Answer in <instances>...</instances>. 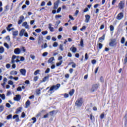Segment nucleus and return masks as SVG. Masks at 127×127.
Returning a JSON list of instances; mask_svg holds the SVG:
<instances>
[{
  "label": "nucleus",
  "mask_w": 127,
  "mask_h": 127,
  "mask_svg": "<svg viewBox=\"0 0 127 127\" xmlns=\"http://www.w3.org/2000/svg\"><path fill=\"white\" fill-rule=\"evenodd\" d=\"M21 110H22V108L19 107L17 109L15 113L16 114H19L21 112Z\"/></svg>",
  "instance_id": "obj_23"
},
{
  "label": "nucleus",
  "mask_w": 127,
  "mask_h": 127,
  "mask_svg": "<svg viewBox=\"0 0 127 127\" xmlns=\"http://www.w3.org/2000/svg\"><path fill=\"white\" fill-rule=\"evenodd\" d=\"M21 52V51L20 50V49L18 48L15 49L14 50V53H15V54H16V55H19Z\"/></svg>",
  "instance_id": "obj_10"
},
{
  "label": "nucleus",
  "mask_w": 127,
  "mask_h": 127,
  "mask_svg": "<svg viewBox=\"0 0 127 127\" xmlns=\"http://www.w3.org/2000/svg\"><path fill=\"white\" fill-rule=\"evenodd\" d=\"M60 17H62V16L61 15H57L55 16V18H60Z\"/></svg>",
  "instance_id": "obj_57"
},
{
  "label": "nucleus",
  "mask_w": 127,
  "mask_h": 127,
  "mask_svg": "<svg viewBox=\"0 0 127 127\" xmlns=\"http://www.w3.org/2000/svg\"><path fill=\"white\" fill-rule=\"evenodd\" d=\"M17 91L18 92H21V91H22V89H21V87L19 86L17 88Z\"/></svg>",
  "instance_id": "obj_48"
},
{
  "label": "nucleus",
  "mask_w": 127,
  "mask_h": 127,
  "mask_svg": "<svg viewBox=\"0 0 127 127\" xmlns=\"http://www.w3.org/2000/svg\"><path fill=\"white\" fill-rule=\"evenodd\" d=\"M20 50H21V52H26V49H25V47H22L20 48Z\"/></svg>",
  "instance_id": "obj_26"
},
{
  "label": "nucleus",
  "mask_w": 127,
  "mask_h": 127,
  "mask_svg": "<svg viewBox=\"0 0 127 127\" xmlns=\"http://www.w3.org/2000/svg\"><path fill=\"white\" fill-rule=\"evenodd\" d=\"M25 105H26V107H25L26 108H28V107L30 106V101L29 100H27L25 103Z\"/></svg>",
  "instance_id": "obj_22"
},
{
  "label": "nucleus",
  "mask_w": 127,
  "mask_h": 127,
  "mask_svg": "<svg viewBox=\"0 0 127 127\" xmlns=\"http://www.w3.org/2000/svg\"><path fill=\"white\" fill-rule=\"evenodd\" d=\"M80 46H81V47L84 46V41L82 40V39H81L80 40Z\"/></svg>",
  "instance_id": "obj_36"
},
{
  "label": "nucleus",
  "mask_w": 127,
  "mask_h": 127,
  "mask_svg": "<svg viewBox=\"0 0 127 127\" xmlns=\"http://www.w3.org/2000/svg\"><path fill=\"white\" fill-rule=\"evenodd\" d=\"M82 105H83V99L79 98L76 101L75 106L76 107L80 108V107H82Z\"/></svg>",
  "instance_id": "obj_3"
},
{
  "label": "nucleus",
  "mask_w": 127,
  "mask_h": 127,
  "mask_svg": "<svg viewBox=\"0 0 127 127\" xmlns=\"http://www.w3.org/2000/svg\"><path fill=\"white\" fill-rule=\"evenodd\" d=\"M20 73L22 76H25L26 75V69L22 68L20 69Z\"/></svg>",
  "instance_id": "obj_11"
},
{
  "label": "nucleus",
  "mask_w": 127,
  "mask_h": 127,
  "mask_svg": "<svg viewBox=\"0 0 127 127\" xmlns=\"http://www.w3.org/2000/svg\"><path fill=\"white\" fill-rule=\"evenodd\" d=\"M36 92L37 95H40V93H41L40 89H37Z\"/></svg>",
  "instance_id": "obj_47"
},
{
  "label": "nucleus",
  "mask_w": 127,
  "mask_h": 127,
  "mask_svg": "<svg viewBox=\"0 0 127 127\" xmlns=\"http://www.w3.org/2000/svg\"><path fill=\"white\" fill-rule=\"evenodd\" d=\"M110 31H114L115 29V27L112 25H111L110 26Z\"/></svg>",
  "instance_id": "obj_34"
},
{
  "label": "nucleus",
  "mask_w": 127,
  "mask_h": 127,
  "mask_svg": "<svg viewBox=\"0 0 127 127\" xmlns=\"http://www.w3.org/2000/svg\"><path fill=\"white\" fill-rule=\"evenodd\" d=\"M88 59H89V56H88V54L86 53L85 55V60H88Z\"/></svg>",
  "instance_id": "obj_50"
},
{
  "label": "nucleus",
  "mask_w": 127,
  "mask_h": 127,
  "mask_svg": "<svg viewBox=\"0 0 127 127\" xmlns=\"http://www.w3.org/2000/svg\"><path fill=\"white\" fill-rule=\"evenodd\" d=\"M116 41H117V39H111V42L109 43V46L111 47H114V46H116V45H117Z\"/></svg>",
  "instance_id": "obj_4"
},
{
  "label": "nucleus",
  "mask_w": 127,
  "mask_h": 127,
  "mask_svg": "<svg viewBox=\"0 0 127 127\" xmlns=\"http://www.w3.org/2000/svg\"><path fill=\"white\" fill-rule=\"evenodd\" d=\"M86 28H87V27H86V26H83L81 29H80V31H83V30H85Z\"/></svg>",
  "instance_id": "obj_43"
},
{
  "label": "nucleus",
  "mask_w": 127,
  "mask_h": 127,
  "mask_svg": "<svg viewBox=\"0 0 127 127\" xmlns=\"http://www.w3.org/2000/svg\"><path fill=\"white\" fill-rule=\"evenodd\" d=\"M48 46L47 45V43H45L44 47L43 45L42 46V48H44V49H45V48H47Z\"/></svg>",
  "instance_id": "obj_40"
},
{
  "label": "nucleus",
  "mask_w": 127,
  "mask_h": 127,
  "mask_svg": "<svg viewBox=\"0 0 127 127\" xmlns=\"http://www.w3.org/2000/svg\"><path fill=\"white\" fill-rule=\"evenodd\" d=\"M11 119H12V115L10 114V115L7 116L6 120H11Z\"/></svg>",
  "instance_id": "obj_28"
},
{
  "label": "nucleus",
  "mask_w": 127,
  "mask_h": 127,
  "mask_svg": "<svg viewBox=\"0 0 127 127\" xmlns=\"http://www.w3.org/2000/svg\"><path fill=\"white\" fill-rule=\"evenodd\" d=\"M50 72V68H48L47 69L45 70V74H49V72Z\"/></svg>",
  "instance_id": "obj_35"
},
{
  "label": "nucleus",
  "mask_w": 127,
  "mask_h": 127,
  "mask_svg": "<svg viewBox=\"0 0 127 127\" xmlns=\"http://www.w3.org/2000/svg\"><path fill=\"white\" fill-rule=\"evenodd\" d=\"M49 29L51 32H53V31H54V28L52 27V24H49Z\"/></svg>",
  "instance_id": "obj_17"
},
{
  "label": "nucleus",
  "mask_w": 127,
  "mask_h": 127,
  "mask_svg": "<svg viewBox=\"0 0 127 127\" xmlns=\"http://www.w3.org/2000/svg\"><path fill=\"white\" fill-rule=\"evenodd\" d=\"M62 63H63V61H60L59 63H57L56 64V66L57 67H59V66H60L62 64Z\"/></svg>",
  "instance_id": "obj_29"
},
{
  "label": "nucleus",
  "mask_w": 127,
  "mask_h": 127,
  "mask_svg": "<svg viewBox=\"0 0 127 127\" xmlns=\"http://www.w3.org/2000/svg\"><path fill=\"white\" fill-rule=\"evenodd\" d=\"M53 61H55V59H54V57H52L49 59L48 62V63L53 64Z\"/></svg>",
  "instance_id": "obj_18"
},
{
  "label": "nucleus",
  "mask_w": 127,
  "mask_h": 127,
  "mask_svg": "<svg viewBox=\"0 0 127 127\" xmlns=\"http://www.w3.org/2000/svg\"><path fill=\"white\" fill-rule=\"evenodd\" d=\"M11 26H12V24H9L7 27H6V29L7 30L9 29V28H10V27H11Z\"/></svg>",
  "instance_id": "obj_51"
},
{
  "label": "nucleus",
  "mask_w": 127,
  "mask_h": 127,
  "mask_svg": "<svg viewBox=\"0 0 127 127\" xmlns=\"http://www.w3.org/2000/svg\"><path fill=\"white\" fill-rule=\"evenodd\" d=\"M47 55H48V53L46 52H44V53H43L42 54V56H43V57H45L46 56H47Z\"/></svg>",
  "instance_id": "obj_41"
},
{
  "label": "nucleus",
  "mask_w": 127,
  "mask_h": 127,
  "mask_svg": "<svg viewBox=\"0 0 127 127\" xmlns=\"http://www.w3.org/2000/svg\"><path fill=\"white\" fill-rule=\"evenodd\" d=\"M85 22H86V23H88V22L90 21V19H91V16H90V15L89 14H86L85 15Z\"/></svg>",
  "instance_id": "obj_8"
},
{
  "label": "nucleus",
  "mask_w": 127,
  "mask_h": 127,
  "mask_svg": "<svg viewBox=\"0 0 127 127\" xmlns=\"http://www.w3.org/2000/svg\"><path fill=\"white\" fill-rule=\"evenodd\" d=\"M21 99V96L19 94L16 95V96L13 98L14 101L16 102H19Z\"/></svg>",
  "instance_id": "obj_6"
},
{
  "label": "nucleus",
  "mask_w": 127,
  "mask_h": 127,
  "mask_svg": "<svg viewBox=\"0 0 127 127\" xmlns=\"http://www.w3.org/2000/svg\"><path fill=\"white\" fill-rule=\"evenodd\" d=\"M126 3V0H121L118 4L119 9L122 10L125 8V4Z\"/></svg>",
  "instance_id": "obj_2"
},
{
  "label": "nucleus",
  "mask_w": 127,
  "mask_h": 127,
  "mask_svg": "<svg viewBox=\"0 0 127 127\" xmlns=\"http://www.w3.org/2000/svg\"><path fill=\"white\" fill-rule=\"evenodd\" d=\"M6 108H10L11 105L9 104V103H6Z\"/></svg>",
  "instance_id": "obj_62"
},
{
  "label": "nucleus",
  "mask_w": 127,
  "mask_h": 127,
  "mask_svg": "<svg viewBox=\"0 0 127 127\" xmlns=\"http://www.w3.org/2000/svg\"><path fill=\"white\" fill-rule=\"evenodd\" d=\"M8 84L9 85H13V82H12V81H11V80H9L8 81Z\"/></svg>",
  "instance_id": "obj_56"
},
{
  "label": "nucleus",
  "mask_w": 127,
  "mask_h": 127,
  "mask_svg": "<svg viewBox=\"0 0 127 127\" xmlns=\"http://www.w3.org/2000/svg\"><path fill=\"white\" fill-rule=\"evenodd\" d=\"M69 18H70V19H71V20H74V17H73V16H72V15H69Z\"/></svg>",
  "instance_id": "obj_64"
},
{
  "label": "nucleus",
  "mask_w": 127,
  "mask_h": 127,
  "mask_svg": "<svg viewBox=\"0 0 127 127\" xmlns=\"http://www.w3.org/2000/svg\"><path fill=\"white\" fill-rule=\"evenodd\" d=\"M39 72H40V70H39V69L36 70L34 72V75H35V76H37V75L39 73Z\"/></svg>",
  "instance_id": "obj_32"
},
{
  "label": "nucleus",
  "mask_w": 127,
  "mask_h": 127,
  "mask_svg": "<svg viewBox=\"0 0 127 127\" xmlns=\"http://www.w3.org/2000/svg\"><path fill=\"white\" fill-rule=\"evenodd\" d=\"M48 82L49 81V74H48L47 76H45L43 79H42V81L43 82Z\"/></svg>",
  "instance_id": "obj_14"
},
{
  "label": "nucleus",
  "mask_w": 127,
  "mask_h": 127,
  "mask_svg": "<svg viewBox=\"0 0 127 127\" xmlns=\"http://www.w3.org/2000/svg\"><path fill=\"white\" fill-rule=\"evenodd\" d=\"M61 9H62L61 7H59L57 11V13H59V12L61 11Z\"/></svg>",
  "instance_id": "obj_55"
},
{
  "label": "nucleus",
  "mask_w": 127,
  "mask_h": 127,
  "mask_svg": "<svg viewBox=\"0 0 127 127\" xmlns=\"http://www.w3.org/2000/svg\"><path fill=\"white\" fill-rule=\"evenodd\" d=\"M117 19L118 20H121L124 18V13L123 12H120L119 14H118L117 17Z\"/></svg>",
  "instance_id": "obj_5"
},
{
  "label": "nucleus",
  "mask_w": 127,
  "mask_h": 127,
  "mask_svg": "<svg viewBox=\"0 0 127 127\" xmlns=\"http://www.w3.org/2000/svg\"><path fill=\"white\" fill-rule=\"evenodd\" d=\"M125 41H126V39L125 38V37H123L121 40L122 44H124V43H125Z\"/></svg>",
  "instance_id": "obj_30"
},
{
  "label": "nucleus",
  "mask_w": 127,
  "mask_h": 127,
  "mask_svg": "<svg viewBox=\"0 0 127 127\" xmlns=\"http://www.w3.org/2000/svg\"><path fill=\"white\" fill-rule=\"evenodd\" d=\"M45 5V1H42L41 3V6H44Z\"/></svg>",
  "instance_id": "obj_63"
},
{
  "label": "nucleus",
  "mask_w": 127,
  "mask_h": 127,
  "mask_svg": "<svg viewBox=\"0 0 127 127\" xmlns=\"http://www.w3.org/2000/svg\"><path fill=\"white\" fill-rule=\"evenodd\" d=\"M24 36H25V37H28V33H27V32H25L24 33Z\"/></svg>",
  "instance_id": "obj_54"
},
{
  "label": "nucleus",
  "mask_w": 127,
  "mask_h": 127,
  "mask_svg": "<svg viewBox=\"0 0 127 127\" xmlns=\"http://www.w3.org/2000/svg\"><path fill=\"white\" fill-rule=\"evenodd\" d=\"M3 45L6 47V48H7V49H9V46L8 45V44L5 43Z\"/></svg>",
  "instance_id": "obj_33"
},
{
  "label": "nucleus",
  "mask_w": 127,
  "mask_h": 127,
  "mask_svg": "<svg viewBox=\"0 0 127 127\" xmlns=\"http://www.w3.org/2000/svg\"><path fill=\"white\" fill-rule=\"evenodd\" d=\"M74 93H75V90L74 89H72L70 91H69V95L70 96H72V95H74Z\"/></svg>",
  "instance_id": "obj_27"
},
{
  "label": "nucleus",
  "mask_w": 127,
  "mask_h": 127,
  "mask_svg": "<svg viewBox=\"0 0 127 127\" xmlns=\"http://www.w3.org/2000/svg\"><path fill=\"white\" fill-rule=\"evenodd\" d=\"M10 75H17V71L15 70H12L10 72Z\"/></svg>",
  "instance_id": "obj_25"
},
{
  "label": "nucleus",
  "mask_w": 127,
  "mask_h": 127,
  "mask_svg": "<svg viewBox=\"0 0 127 127\" xmlns=\"http://www.w3.org/2000/svg\"><path fill=\"white\" fill-rule=\"evenodd\" d=\"M16 58V56L13 55L11 58V63L12 64H13L14 63H15L16 61L14 60Z\"/></svg>",
  "instance_id": "obj_19"
},
{
  "label": "nucleus",
  "mask_w": 127,
  "mask_h": 127,
  "mask_svg": "<svg viewBox=\"0 0 127 127\" xmlns=\"http://www.w3.org/2000/svg\"><path fill=\"white\" fill-rule=\"evenodd\" d=\"M32 121H33V124H35V123H36V118L35 117H33L32 118Z\"/></svg>",
  "instance_id": "obj_39"
},
{
  "label": "nucleus",
  "mask_w": 127,
  "mask_h": 127,
  "mask_svg": "<svg viewBox=\"0 0 127 127\" xmlns=\"http://www.w3.org/2000/svg\"><path fill=\"white\" fill-rule=\"evenodd\" d=\"M22 26L25 27L26 29H29V25L27 24V22H24L22 24Z\"/></svg>",
  "instance_id": "obj_15"
},
{
  "label": "nucleus",
  "mask_w": 127,
  "mask_h": 127,
  "mask_svg": "<svg viewBox=\"0 0 127 127\" xmlns=\"http://www.w3.org/2000/svg\"><path fill=\"white\" fill-rule=\"evenodd\" d=\"M98 87H99V85L98 84H94L91 89L92 92H95V91H96L97 89H98Z\"/></svg>",
  "instance_id": "obj_13"
},
{
  "label": "nucleus",
  "mask_w": 127,
  "mask_h": 127,
  "mask_svg": "<svg viewBox=\"0 0 127 127\" xmlns=\"http://www.w3.org/2000/svg\"><path fill=\"white\" fill-rule=\"evenodd\" d=\"M37 33H39L40 32H41V29H37L35 30Z\"/></svg>",
  "instance_id": "obj_44"
},
{
  "label": "nucleus",
  "mask_w": 127,
  "mask_h": 127,
  "mask_svg": "<svg viewBox=\"0 0 127 127\" xmlns=\"http://www.w3.org/2000/svg\"><path fill=\"white\" fill-rule=\"evenodd\" d=\"M13 120H15V119H17V118H18V115H15L13 116Z\"/></svg>",
  "instance_id": "obj_60"
},
{
  "label": "nucleus",
  "mask_w": 127,
  "mask_h": 127,
  "mask_svg": "<svg viewBox=\"0 0 127 127\" xmlns=\"http://www.w3.org/2000/svg\"><path fill=\"white\" fill-rule=\"evenodd\" d=\"M60 49L61 51H63V50H64V48H63V45L62 44L60 45Z\"/></svg>",
  "instance_id": "obj_37"
},
{
  "label": "nucleus",
  "mask_w": 127,
  "mask_h": 127,
  "mask_svg": "<svg viewBox=\"0 0 127 127\" xmlns=\"http://www.w3.org/2000/svg\"><path fill=\"white\" fill-rule=\"evenodd\" d=\"M25 32V29H22V30H21V31L19 32V36H20V37H22V36L24 35Z\"/></svg>",
  "instance_id": "obj_16"
},
{
  "label": "nucleus",
  "mask_w": 127,
  "mask_h": 127,
  "mask_svg": "<svg viewBox=\"0 0 127 127\" xmlns=\"http://www.w3.org/2000/svg\"><path fill=\"white\" fill-rule=\"evenodd\" d=\"M6 67L7 68V69H9L10 68V64H6Z\"/></svg>",
  "instance_id": "obj_58"
},
{
  "label": "nucleus",
  "mask_w": 127,
  "mask_h": 127,
  "mask_svg": "<svg viewBox=\"0 0 127 127\" xmlns=\"http://www.w3.org/2000/svg\"><path fill=\"white\" fill-rule=\"evenodd\" d=\"M47 33H48V31H47L42 32V34H43V35H46V34H47Z\"/></svg>",
  "instance_id": "obj_45"
},
{
  "label": "nucleus",
  "mask_w": 127,
  "mask_h": 127,
  "mask_svg": "<svg viewBox=\"0 0 127 127\" xmlns=\"http://www.w3.org/2000/svg\"><path fill=\"white\" fill-rule=\"evenodd\" d=\"M60 87H61L60 83H58L56 85H53L49 90L48 92H51V94H52V93H54V90L55 91H57Z\"/></svg>",
  "instance_id": "obj_1"
},
{
  "label": "nucleus",
  "mask_w": 127,
  "mask_h": 127,
  "mask_svg": "<svg viewBox=\"0 0 127 127\" xmlns=\"http://www.w3.org/2000/svg\"><path fill=\"white\" fill-rule=\"evenodd\" d=\"M97 63V61H96V60H93L92 61H91V63L93 64H96V63Z\"/></svg>",
  "instance_id": "obj_59"
},
{
  "label": "nucleus",
  "mask_w": 127,
  "mask_h": 127,
  "mask_svg": "<svg viewBox=\"0 0 127 127\" xmlns=\"http://www.w3.org/2000/svg\"><path fill=\"white\" fill-rule=\"evenodd\" d=\"M1 98L2 100H5V95H4V94H2L1 95Z\"/></svg>",
  "instance_id": "obj_53"
},
{
  "label": "nucleus",
  "mask_w": 127,
  "mask_h": 127,
  "mask_svg": "<svg viewBox=\"0 0 127 127\" xmlns=\"http://www.w3.org/2000/svg\"><path fill=\"white\" fill-rule=\"evenodd\" d=\"M103 40H105V35H103L102 37L99 38V42H103Z\"/></svg>",
  "instance_id": "obj_20"
},
{
  "label": "nucleus",
  "mask_w": 127,
  "mask_h": 127,
  "mask_svg": "<svg viewBox=\"0 0 127 127\" xmlns=\"http://www.w3.org/2000/svg\"><path fill=\"white\" fill-rule=\"evenodd\" d=\"M104 118H105V114L104 113L101 114V115H100V119L101 120H103V119H104Z\"/></svg>",
  "instance_id": "obj_42"
},
{
  "label": "nucleus",
  "mask_w": 127,
  "mask_h": 127,
  "mask_svg": "<svg viewBox=\"0 0 127 127\" xmlns=\"http://www.w3.org/2000/svg\"><path fill=\"white\" fill-rule=\"evenodd\" d=\"M98 47H99V49H102V48H103V44L101 43H99L98 44Z\"/></svg>",
  "instance_id": "obj_46"
},
{
  "label": "nucleus",
  "mask_w": 127,
  "mask_h": 127,
  "mask_svg": "<svg viewBox=\"0 0 127 127\" xmlns=\"http://www.w3.org/2000/svg\"><path fill=\"white\" fill-rule=\"evenodd\" d=\"M53 46V47H57V46H58V43H57V42H54Z\"/></svg>",
  "instance_id": "obj_38"
},
{
  "label": "nucleus",
  "mask_w": 127,
  "mask_h": 127,
  "mask_svg": "<svg viewBox=\"0 0 127 127\" xmlns=\"http://www.w3.org/2000/svg\"><path fill=\"white\" fill-rule=\"evenodd\" d=\"M60 23H61V21L60 20H58L56 22V25H57V26H58V25H59Z\"/></svg>",
  "instance_id": "obj_52"
},
{
  "label": "nucleus",
  "mask_w": 127,
  "mask_h": 127,
  "mask_svg": "<svg viewBox=\"0 0 127 127\" xmlns=\"http://www.w3.org/2000/svg\"><path fill=\"white\" fill-rule=\"evenodd\" d=\"M12 38H13V39H15V38L16 37V36H17V35H18V31H12Z\"/></svg>",
  "instance_id": "obj_9"
},
{
  "label": "nucleus",
  "mask_w": 127,
  "mask_h": 127,
  "mask_svg": "<svg viewBox=\"0 0 127 127\" xmlns=\"http://www.w3.org/2000/svg\"><path fill=\"white\" fill-rule=\"evenodd\" d=\"M77 28H78V27L77 26L72 27L73 31H76V30H77Z\"/></svg>",
  "instance_id": "obj_49"
},
{
  "label": "nucleus",
  "mask_w": 127,
  "mask_h": 127,
  "mask_svg": "<svg viewBox=\"0 0 127 127\" xmlns=\"http://www.w3.org/2000/svg\"><path fill=\"white\" fill-rule=\"evenodd\" d=\"M59 2H60V0H58L54 4V9H57L58 8V5H59Z\"/></svg>",
  "instance_id": "obj_7"
},
{
  "label": "nucleus",
  "mask_w": 127,
  "mask_h": 127,
  "mask_svg": "<svg viewBox=\"0 0 127 127\" xmlns=\"http://www.w3.org/2000/svg\"><path fill=\"white\" fill-rule=\"evenodd\" d=\"M23 20H24V16H21L19 17V20L18 21V24H19V25H20V24H21V23H22V21H23Z\"/></svg>",
  "instance_id": "obj_12"
},
{
  "label": "nucleus",
  "mask_w": 127,
  "mask_h": 127,
  "mask_svg": "<svg viewBox=\"0 0 127 127\" xmlns=\"http://www.w3.org/2000/svg\"><path fill=\"white\" fill-rule=\"evenodd\" d=\"M6 40H8V41H10V38L9 37V36L8 35L6 37Z\"/></svg>",
  "instance_id": "obj_61"
},
{
  "label": "nucleus",
  "mask_w": 127,
  "mask_h": 127,
  "mask_svg": "<svg viewBox=\"0 0 127 127\" xmlns=\"http://www.w3.org/2000/svg\"><path fill=\"white\" fill-rule=\"evenodd\" d=\"M4 110V107L3 105L0 106V113H1Z\"/></svg>",
  "instance_id": "obj_31"
},
{
  "label": "nucleus",
  "mask_w": 127,
  "mask_h": 127,
  "mask_svg": "<svg viewBox=\"0 0 127 127\" xmlns=\"http://www.w3.org/2000/svg\"><path fill=\"white\" fill-rule=\"evenodd\" d=\"M4 52V48L3 47H0V54H2Z\"/></svg>",
  "instance_id": "obj_24"
},
{
  "label": "nucleus",
  "mask_w": 127,
  "mask_h": 127,
  "mask_svg": "<svg viewBox=\"0 0 127 127\" xmlns=\"http://www.w3.org/2000/svg\"><path fill=\"white\" fill-rule=\"evenodd\" d=\"M70 49V50H71L73 53H76V52H77V48H76L75 47H71Z\"/></svg>",
  "instance_id": "obj_21"
}]
</instances>
